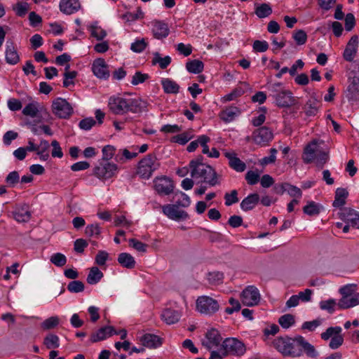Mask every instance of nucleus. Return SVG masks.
Returning a JSON list of instances; mask_svg holds the SVG:
<instances>
[{"label":"nucleus","instance_id":"obj_58","mask_svg":"<svg viewBox=\"0 0 359 359\" xmlns=\"http://www.w3.org/2000/svg\"><path fill=\"white\" fill-rule=\"evenodd\" d=\"M224 275L219 271H212L208 274V280L210 283L219 284L222 282Z\"/></svg>","mask_w":359,"mask_h":359},{"label":"nucleus","instance_id":"obj_4","mask_svg":"<svg viewBox=\"0 0 359 359\" xmlns=\"http://www.w3.org/2000/svg\"><path fill=\"white\" fill-rule=\"evenodd\" d=\"M160 166L154 154H148L138 163L137 174L143 179H149Z\"/></svg>","mask_w":359,"mask_h":359},{"label":"nucleus","instance_id":"obj_60","mask_svg":"<svg viewBox=\"0 0 359 359\" xmlns=\"http://www.w3.org/2000/svg\"><path fill=\"white\" fill-rule=\"evenodd\" d=\"M18 16H24L29 9V5L27 2H19L13 8Z\"/></svg>","mask_w":359,"mask_h":359},{"label":"nucleus","instance_id":"obj_1","mask_svg":"<svg viewBox=\"0 0 359 359\" xmlns=\"http://www.w3.org/2000/svg\"><path fill=\"white\" fill-rule=\"evenodd\" d=\"M273 346L283 356L300 357L303 351L311 358H316L318 355L315 347L302 336L277 337L273 341Z\"/></svg>","mask_w":359,"mask_h":359},{"label":"nucleus","instance_id":"obj_38","mask_svg":"<svg viewBox=\"0 0 359 359\" xmlns=\"http://www.w3.org/2000/svg\"><path fill=\"white\" fill-rule=\"evenodd\" d=\"M272 8L269 4L256 5L255 13L259 18L269 17L272 13Z\"/></svg>","mask_w":359,"mask_h":359},{"label":"nucleus","instance_id":"obj_43","mask_svg":"<svg viewBox=\"0 0 359 359\" xmlns=\"http://www.w3.org/2000/svg\"><path fill=\"white\" fill-rule=\"evenodd\" d=\"M186 68L191 73L198 74L203 69V63L198 60H194L187 62Z\"/></svg>","mask_w":359,"mask_h":359},{"label":"nucleus","instance_id":"obj_8","mask_svg":"<svg viewBox=\"0 0 359 359\" xmlns=\"http://www.w3.org/2000/svg\"><path fill=\"white\" fill-rule=\"evenodd\" d=\"M52 109L53 114L60 118H67L73 113L71 104L61 97H57L53 102Z\"/></svg>","mask_w":359,"mask_h":359},{"label":"nucleus","instance_id":"obj_11","mask_svg":"<svg viewBox=\"0 0 359 359\" xmlns=\"http://www.w3.org/2000/svg\"><path fill=\"white\" fill-rule=\"evenodd\" d=\"M117 170V166L113 163L104 162L100 163L94 169V174L101 180L112 177Z\"/></svg>","mask_w":359,"mask_h":359},{"label":"nucleus","instance_id":"obj_36","mask_svg":"<svg viewBox=\"0 0 359 359\" xmlns=\"http://www.w3.org/2000/svg\"><path fill=\"white\" fill-rule=\"evenodd\" d=\"M322 209L323 206L320 204L314 201H309L307 205L303 208V211L309 216H316L320 212Z\"/></svg>","mask_w":359,"mask_h":359},{"label":"nucleus","instance_id":"obj_19","mask_svg":"<svg viewBox=\"0 0 359 359\" xmlns=\"http://www.w3.org/2000/svg\"><path fill=\"white\" fill-rule=\"evenodd\" d=\"M117 334L116 331L112 326H106L101 327L97 332L91 334L90 341L91 343H96L106 339L107 337Z\"/></svg>","mask_w":359,"mask_h":359},{"label":"nucleus","instance_id":"obj_46","mask_svg":"<svg viewBox=\"0 0 359 359\" xmlns=\"http://www.w3.org/2000/svg\"><path fill=\"white\" fill-rule=\"evenodd\" d=\"M143 17L144 13L140 8H138L135 12H128L122 15V18L128 22L142 19Z\"/></svg>","mask_w":359,"mask_h":359},{"label":"nucleus","instance_id":"obj_41","mask_svg":"<svg viewBox=\"0 0 359 359\" xmlns=\"http://www.w3.org/2000/svg\"><path fill=\"white\" fill-rule=\"evenodd\" d=\"M171 62V57L170 56H165L162 57L159 53L156 52L154 53V57L152 60L153 65L158 64L161 69H165Z\"/></svg>","mask_w":359,"mask_h":359},{"label":"nucleus","instance_id":"obj_34","mask_svg":"<svg viewBox=\"0 0 359 359\" xmlns=\"http://www.w3.org/2000/svg\"><path fill=\"white\" fill-rule=\"evenodd\" d=\"M348 193L344 188H337L335 191L334 201H333V206L335 208H341L346 203V199L348 197Z\"/></svg>","mask_w":359,"mask_h":359},{"label":"nucleus","instance_id":"obj_44","mask_svg":"<svg viewBox=\"0 0 359 359\" xmlns=\"http://www.w3.org/2000/svg\"><path fill=\"white\" fill-rule=\"evenodd\" d=\"M43 344L48 349L56 348L60 346V339L57 335L50 334L44 338Z\"/></svg>","mask_w":359,"mask_h":359},{"label":"nucleus","instance_id":"obj_10","mask_svg":"<svg viewBox=\"0 0 359 359\" xmlns=\"http://www.w3.org/2000/svg\"><path fill=\"white\" fill-rule=\"evenodd\" d=\"M260 300V294L258 289L253 286H248L241 293V301L248 306L257 305Z\"/></svg>","mask_w":359,"mask_h":359},{"label":"nucleus","instance_id":"obj_20","mask_svg":"<svg viewBox=\"0 0 359 359\" xmlns=\"http://www.w3.org/2000/svg\"><path fill=\"white\" fill-rule=\"evenodd\" d=\"M6 61L9 65H16L20 61V56L12 41H7L5 50Z\"/></svg>","mask_w":359,"mask_h":359},{"label":"nucleus","instance_id":"obj_16","mask_svg":"<svg viewBox=\"0 0 359 359\" xmlns=\"http://www.w3.org/2000/svg\"><path fill=\"white\" fill-rule=\"evenodd\" d=\"M92 70L95 76L99 79H107L109 77V70L104 59L95 60L93 62Z\"/></svg>","mask_w":359,"mask_h":359},{"label":"nucleus","instance_id":"obj_24","mask_svg":"<svg viewBox=\"0 0 359 359\" xmlns=\"http://www.w3.org/2000/svg\"><path fill=\"white\" fill-rule=\"evenodd\" d=\"M140 340L144 346L149 348H155L162 344L161 338L153 334H145Z\"/></svg>","mask_w":359,"mask_h":359},{"label":"nucleus","instance_id":"obj_57","mask_svg":"<svg viewBox=\"0 0 359 359\" xmlns=\"http://www.w3.org/2000/svg\"><path fill=\"white\" fill-rule=\"evenodd\" d=\"M225 205L230 206L234 203L238 202V191L236 190H232L230 193H226L224 194Z\"/></svg>","mask_w":359,"mask_h":359},{"label":"nucleus","instance_id":"obj_28","mask_svg":"<svg viewBox=\"0 0 359 359\" xmlns=\"http://www.w3.org/2000/svg\"><path fill=\"white\" fill-rule=\"evenodd\" d=\"M14 219L18 222H27L31 217L28 206H17L13 212Z\"/></svg>","mask_w":359,"mask_h":359},{"label":"nucleus","instance_id":"obj_9","mask_svg":"<svg viewBox=\"0 0 359 359\" xmlns=\"http://www.w3.org/2000/svg\"><path fill=\"white\" fill-rule=\"evenodd\" d=\"M222 341V337L219 332L216 329H211L205 333V337L202 340V344L208 350L211 351L219 346L221 347Z\"/></svg>","mask_w":359,"mask_h":359},{"label":"nucleus","instance_id":"obj_62","mask_svg":"<svg viewBox=\"0 0 359 359\" xmlns=\"http://www.w3.org/2000/svg\"><path fill=\"white\" fill-rule=\"evenodd\" d=\"M20 176L17 171L11 172L6 177V182L11 187H14L19 182Z\"/></svg>","mask_w":359,"mask_h":359},{"label":"nucleus","instance_id":"obj_35","mask_svg":"<svg viewBox=\"0 0 359 359\" xmlns=\"http://www.w3.org/2000/svg\"><path fill=\"white\" fill-rule=\"evenodd\" d=\"M118 262L123 267L133 269L135 266V260L129 253L122 252L118 255Z\"/></svg>","mask_w":359,"mask_h":359},{"label":"nucleus","instance_id":"obj_55","mask_svg":"<svg viewBox=\"0 0 359 359\" xmlns=\"http://www.w3.org/2000/svg\"><path fill=\"white\" fill-rule=\"evenodd\" d=\"M149 78L148 74H144L141 72H136L135 74L132 76L131 84L133 86H137L140 83H144Z\"/></svg>","mask_w":359,"mask_h":359},{"label":"nucleus","instance_id":"obj_33","mask_svg":"<svg viewBox=\"0 0 359 359\" xmlns=\"http://www.w3.org/2000/svg\"><path fill=\"white\" fill-rule=\"evenodd\" d=\"M358 212L350 208H343L339 212V217L346 223L353 224Z\"/></svg>","mask_w":359,"mask_h":359},{"label":"nucleus","instance_id":"obj_25","mask_svg":"<svg viewBox=\"0 0 359 359\" xmlns=\"http://www.w3.org/2000/svg\"><path fill=\"white\" fill-rule=\"evenodd\" d=\"M224 156L229 159V166L237 172H243L246 165L234 152H225Z\"/></svg>","mask_w":359,"mask_h":359},{"label":"nucleus","instance_id":"obj_52","mask_svg":"<svg viewBox=\"0 0 359 359\" xmlns=\"http://www.w3.org/2000/svg\"><path fill=\"white\" fill-rule=\"evenodd\" d=\"M357 285L355 284H347L339 288V292L341 297H346L354 294Z\"/></svg>","mask_w":359,"mask_h":359},{"label":"nucleus","instance_id":"obj_5","mask_svg":"<svg viewBox=\"0 0 359 359\" xmlns=\"http://www.w3.org/2000/svg\"><path fill=\"white\" fill-rule=\"evenodd\" d=\"M196 310L204 315L212 316L219 309L218 301L209 296H201L196 299Z\"/></svg>","mask_w":359,"mask_h":359},{"label":"nucleus","instance_id":"obj_61","mask_svg":"<svg viewBox=\"0 0 359 359\" xmlns=\"http://www.w3.org/2000/svg\"><path fill=\"white\" fill-rule=\"evenodd\" d=\"M328 152H325L319 149L315 158L317 165L320 168H323V166L328 161Z\"/></svg>","mask_w":359,"mask_h":359},{"label":"nucleus","instance_id":"obj_6","mask_svg":"<svg viewBox=\"0 0 359 359\" xmlns=\"http://www.w3.org/2000/svg\"><path fill=\"white\" fill-rule=\"evenodd\" d=\"M223 355H242L245 352V344L236 338L229 337L225 339L221 345Z\"/></svg>","mask_w":359,"mask_h":359},{"label":"nucleus","instance_id":"obj_37","mask_svg":"<svg viewBox=\"0 0 359 359\" xmlns=\"http://www.w3.org/2000/svg\"><path fill=\"white\" fill-rule=\"evenodd\" d=\"M103 277V273L97 267L93 266L90 269L87 276V282L90 285L97 283Z\"/></svg>","mask_w":359,"mask_h":359},{"label":"nucleus","instance_id":"obj_50","mask_svg":"<svg viewBox=\"0 0 359 359\" xmlns=\"http://www.w3.org/2000/svg\"><path fill=\"white\" fill-rule=\"evenodd\" d=\"M91 36L96 38L97 40L103 39L106 35V31L98 27L97 25H93L90 27Z\"/></svg>","mask_w":359,"mask_h":359},{"label":"nucleus","instance_id":"obj_30","mask_svg":"<svg viewBox=\"0 0 359 359\" xmlns=\"http://www.w3.org/2000/svg\"><path fill=\"white\" fill-rule=\"evenodd\" d=\"M319 149L316 142L308 144L304 149L303 160L306 163H311L315 160Z\"/></svg>","mask_w":359,"mask_h":359},{"label":"nucleus","instance_id":"obj_56","mask_svg":"<svg viewBox=\"0 0 359 359\" xmlns=\"http://www.w3.org/2000/svg\"><path fill=\"white\" fill-rule=\"evenodd\" d=\"M101 233L100 227L97 224L88 225L85 229V233L89 237H98Z\"/></svg>","mask_w":359,"mask_h":359},{"label":"nucleus","instance_id":"obj_15","mask_svg":"<svg viewBox=\"0 0 359 359\" xmlns=\"http://www.w3.org/2000/svg\"><path fill=\"white\" fill-rule=\"evenodd\" d=\"M274 100L276 104L279 107H290L297 103L296 99L292 96V92L286 89L276 94Z\"/></svg>","mask_w":359,"mask_h":359},{"label":"nucleus","instance_id":"obj_29","mask_svg":"<svg viewBox=\"0 0 359 359\" xmlns=\"http://www.w3.org/2000/svg\"><path fill=\"white\" fill-rule=\"evenodd\" d=\"M259 201L257 194H251L245 197L241 203V208L244 211L252 210Z\"/></svg>","mask_w":359,"mask_h":359},{"label":"nucleus","instance_id":"obj_47","mask_svg":"<svg viewBox=\"0 0 359 359\" xmlns=\"http://www.w3.org/2000/svg\"><path fill=\"white\" fill-rule=\"evenodd\" d=\"M295 323L294 317L292 314H285L278 319V323L284 329H287Z\"/></svg>","mask_w":359,"mask_h":359},{"label":"nucleus","instance_id":"obj_49","mask_svg":"<svg viewBox=\"0 0 359 359\" xmlns=\"http://www.w3.org/2000/svg\"><path fill=\"white\" fill-rule=\"evenodd\" d=\"M60 319L57 316H51L47 319H46L41 325V327L43 330H50L59 324Z\"/></svg>","mask_w":359,"mask_h":359},{"label":"nucleus","instance_id":"obj_51","mask_svg":"<svg viewBox=\"0 0 359 359\" xmlns=\"http://www.w3.org/2000/svg\"><path fill=\"white\" fill-rule=\"evenodd\" d=\"M244 90L241 87L234 88L230 93L222 97L223 102H230L236 100L237 97L241 96L244 93Z\"/></svg>","mask_w":359,"mask_h":359},{"label":"nucleus","instance_id":"obj_48","mask_svg":"<svg viewBox=\"0 0 359 359\" xmlns=\"http://www.w3.org/2000/svg\"><path fill=\"white\" fill-rule=\"evenodd\" d=\"M50 261L57 267H62L67 263V257L65 255L57 252L51 255Z\"/></svg>","mask_w":359,"mask_h":359},{"label":"nucleus","instance_id":"obj_22","mask_svg":"<svg viewBox=\"0 0 359 359\" xmlns=\"http://www.w3.org/2000/svg\"><path fill=\"white\" fill-rule=\"evenodd\" d=\"M28 100L29 102L23 108L22 112L25 116L32 118L36 117L41 109V105L30 97H28Z\"/></svg>","mask_w":359,"mask_h":359},{"label":"nucleus","instance_id":"obj_31","mask_svg":"<svg viewBox=\"0 0 359 359\" xmlns=\"http://www.w3.org/2000/svg\"><path fill=\"white\" fill-rule=\"evenodd\" d=\"M240 114L241 110L237 107L230 106L222 111L220 117L225 122H231Z\"/></svg>","mask_w":359,"mask_h":359},{"label":"nucleus","instance_id":"obj_32","mask_svg":"<svg viewBox=\"0 0 359 359\" xmlns=\"http://www.w3.org/2000/svg\"><path fill=\"white\" fill-rule=\"evenodd\" d=\"M161 85L164 92L167 94H177L180 91V86L170 79H163Z\"/></svg>","mask_w":359,"mask_h":359},{"label":"nucleus","instance_id":"obj_42","mask_svg":"<svg viewBox=\"0 0 359 359\" xmlns=\"http://www.w3.org/2000/svg\"><path fill=\"white\" fill-rule=\"evenodd\" d=\"M346 97L349 100H359V85L353 81L347 88Z\"/></svg>","mask_w":359,"mask_h":359},{"label":"nucleus","instance_id":"obj_21","mask_svg":"<svg viewBox=\"0 0 359 359\" xmlns=\"http://www.w3.org/2000/svg\"><path fill=\"white\" fill-rule=\"evenodd\" d=\"M170 32L168 26L162 21L152 22V33L156 39H161L168 36Z\"/></svg>","mask_w":359,"mask_h":359},{"label":"nucleus","instance_id":"obj_13","mask_svg":"<svg viewBox=\"0 0 359 359\" xmlns=\"http://www.w3.org/2000/svg\"><path fill=\"white\" fill-rule=\"evenodd\" d=\"M273 138L272 131L267 127H261L255 130L252 133V140L255 144L259 146H266Z\"/></svg>","mask_w":359,"mask_h":359},{"label":"nucleus","instance_id":"obj_14","mask_svg":"<svg viewBox=\"0 0 359 359\" xmlns=\"http://www.w3.org/2000/svg\"><path fill=\"white\" fill-rule=\"evenodd\" d=\"M154 187L158 194L169 195L173 191L174 184L170 178L163 177L154 180Z\"/></svg>","mask_w":359,"mask_h":359},{"label":"nucleus","instance_id":"obj_39","mask_svg":"<svg viewBox=\"0 0 359 359\" xmlns=\"http://www.w3.org/2000/svg\"><path fill=\"white\" fill-rule=\"evenodd\" d=\"M175 203L178 206L187 208L191 204V199L188 195L182 191H177L175 194Z\"/></svg>","mask_w":359,"mask_h":359},{"label":"nucleus","instance_id":"obj_53","mask_svg":"<svg viewBox=\"0 0 359 359\" xmlns=\"http://www.w3.org/2000/svg\"><path fill=\"white\" fill-rule=\"evenodd\" d=\"M260 180V174L258 171L249 170L245 174V180L250 185L256 184Z\"/></svg>","mask_w":359,"mask_h":359},{"label":"nucleus","instance_id":"obj_7","mask_svg":"<svg viewBox=\"0 0 359 359\" xmlns=\"http://www.w3.org/2000/svg\"><path fill=\"white\" fill-rule=\"evenodd\" d=\"M342 329L339 326L330 327L320 334V337L324 341L331 339L329 347L335 350L339 348L344 343V337L341 334Z\"/></svg>","mask_w":359,"mask_h":359},{"label":"nucleus","instance_id":"obj_27","mask_svg":"<svg viewBox=\"0 0 359 359\" xmlns=\"http://www.w3.org/2000/svg\"><path fill=\"white\" fill-rule=\"evenodd\" d=\"M359 305V293L346 297H341L337 306L341 309H347Z\"/></svg>","mask_w":359,"mask_h":359},{"label":"nucleus","instance_id":"obj_40","mask_svg":"<svg viewBox=\"0 0 359 359\" xmlns=\"http://www.w3.org/2000/svg\"><path fill=\"white\" fill-rule=\"evenodd\" d=\"M49 147L50 145L47 140H41L39 145H38L37 155L41 161H47L49 158V154L48 152Z\"/></svg>","mask_w":359,"mask_h":359},{"label":"nucleus","instance_id":"obj_2","mask_svg":"<svg viewBox=\"0 0 359 359\" xmlns=\"http://www.w3.org/2000/svg\"><path fill=\"white\" fill-rule=\"evenodd\" d=\"M203 159L202 156H198L190 161L191 176L196 180H199L198 183H205L210 187L219 184V176L211 166L203 163Z\"/></svg>","mask_w":359,"mask_h":359},{"label":"nucleus","instance_id":"obj_26","mask_svg":"<svg viewBox=\"0 0 359 359\" xmlns=\"http://www.w3.org/2000/svg\"><path fill=\"white\" fill-rule=\"evenodd\" d=\"M79 8L80 3L79 0H61L60 3V11L67 15L78 11Z\"/></svg>","mask_w":359,"mask_h":359},{"label":"nucleus","instance_id":"obj_3","mask_svg":"<svg viewBox=\"0 0 359 359\" xmlns=\"http://www.w3.org/2000/svg\"><path fill=\"white\" fill-rule=\"evenodd\" d=\"M141 100L112 96L109 99L108 106L114 114L123 115L129 111L132 113L141 111Z\"/></svg>","mask_w":359,"mask_h":359},{"label":"nucleus","instance_id":"obj_59","mask_svg":"<svg viewBox=\"0 0 359 359\" xmlns=\"http://www.w3.org/2000/svg\"><path fill=\"white\" fill-rule=\"evenodd\" d=\"M336 304V301L334 299H330L328 300L321 301L319 306L320 309L327 311L329 313H332L334 311Z\"/></svg>","mask_w":359,"mask_h":359},{"label":"nucleus","instance_id":"obj_17","mask_svg":"<svg viewBox=\"0 0 359 359\" xmlns=\"http://www.w3.org/2000/svg\"><path fill=\"white\" fill-rule=\"evenodd\" d=\"M321 107L320 101L317 99L316 94H313L303 107V110L306 116H316Z\"/></svg>","mask_w":359,"mask_h":359},{"label":"nucleus","instance_id":"obj_45","mask_svg":"<svg viewBox=\"0 0 359 359\" xmlns=\"http://www.w3.org/2000/svg\"><path fill=\"white\" fill-rule=\"evenodd\" d=\"M323 321L324 320L320 318H318L311 321H306L302 324V329L313 332L318 327L323 324Z\"/></svg>","mask_w":359,"mask_h":359},{"label":"nucleus","instance_id":"obj_54","mask_svg":"<svg viewBox=\"0 0 359 359\" xmlns=\"http://www.w3.org/2000/svg\"><path fill=\"white\" fill-rule=\"evenodd\" d=\"M85 286L80 280L71 281L67 285V290L73 293H78L84 290Z\"/></svg>","mask_w":359,"mask_h":359},{"label":"nucleus","instance_id":"obj_63","mask_svg":"<svg viewBox=\"0 0 359 359\" xmlns=\"http://www.w3.org/2000/svg\"><path fill=\"white\" fill-rule=\"evenodd\" d=\"M192 137L193 135L191 133H183L173 137L172 139L175 142L180 144H185L192 138Z\"/></svg>","mask_w":359,"mask_h":359},{"label":"nucleus","instance_id":"obj_23","mask_svg":"<svg viewBox=\"0 0 359 359\" xmlns=\"http://www.w3.org/2000/svg\"><path fill=\"white\" fill-rule=\"evenodd\" d=\"M180 318V313L177 311L172 309H165L161 314V320L167 325H172L177 323Z\"/></svg>","mask_w":359,"mask_h":359},{"label":"nucleus","instance_id":"obj_64","mask_svg":"<svg viewBox=\"0 0 359 359\" xmlns=\"http://www.w3.org/2000/svg\"><path fill=\"white\" fill-rule=\"evenodd\" d=\"M293 39L298 45H303L306 42L307 35L304 30L299 29L293 34Z\"/></svg>","mask_w":359,"mask_h":359},{"label":"nucleus","instance_id":"obj_18","mask_svg":"<svg viewBox=\"0 0 359 359\" xmlns=\"http://www.w3.org/2000/svg\"><path fill=\"white\" fill-rule=\"evenodd\" d=\"M358 47V38L356 35L353 36L346 44L343 53L345 60L352 62L356 55Z\"/></svg>","mask_w":359,"mask_h":359},{"label":"nucleus","instance_id":"obj_12","mask_svg":"<svg viewBox=\"0 0 359 359\" xmlns=\"http://www.w3.org/2000/svg\"><path fill=\"white\" fill-rule=\"evenodd\" d=\"M179 207L177 204H168L161 208L163 214L170 219L180 221L188 219V213L184 210H180Z\"/></svg>","mask_w":359,"mask_h":359}]
</instances>
